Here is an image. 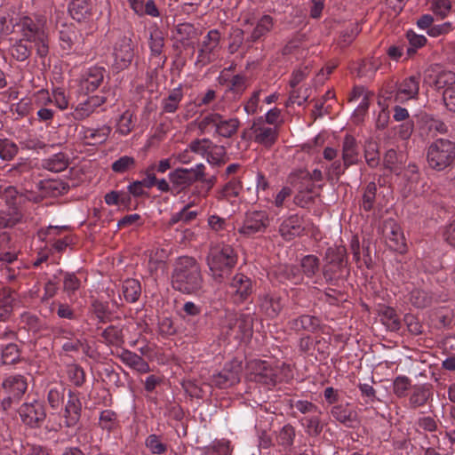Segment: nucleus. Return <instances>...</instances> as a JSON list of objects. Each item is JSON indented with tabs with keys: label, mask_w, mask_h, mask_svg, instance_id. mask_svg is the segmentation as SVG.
I'll use <instances>...</instances> for the list:
<instances>
[{
	"label": "nucleus",
	"mask_w": 455,
	"mask_h": 455,
	"mask_svg": "<svg viewBox=\"0 0 455 455\" xmlns=\"http://www.w3.org/2000/svg\"><path fill=\"white\" fill-rule=\"evenodd\" d=\"M172 287L186 294H195L203 287V277L197 261L192 257H180L172 275Z\"/></svg>",
	"instance_id": "1"
},
{
	"label": "nucleus",
	"mask_w": 455,
	"mask_h": 455,
	"mask_svg": "<svg viewBox=\"0 0 455 455\" xmlns=\"http://www.w3.org/2000/svg\"><path fill=\"white\" fill-rule=\"evenodd\" d=\"M21 37L33 44L36 55L44 58L49 53L47 19L44 15L25 16L17 24Z\"/></svg>",
	"instance_id": "2"
},
{
	"label": "nucleus",
	"mask_w": 455,
	"mask_h": 455,
	"mask_svg": "<svg viewBox=\"0 0 455 455\" xmlns=\"http://www.w3.org/2000/svg\"><path fill=\"white\" fill-rule=\"evenodd\" d=\"M201 133H205L214 128L215 134L223 138L234 136L240 126L237 117L225 118L219 113L210 112L196 123Z\"/></svg>",
	"instance_id": "3"
},
{
	"label": "nucleus",
	"mask_w": 455,
	"mask_h": 455,
	"mask_svg": "<svg viewBox=\"0 0 455 455\" xmlns=\"http://www.w3.org/2000/svg\"><path fill=\"white\" fill-rule=\"evenodd\" d=\"M455 160V143L450 140L438 139L427 148V161L430 168L443 171Z\"/></svg>",
	"instance_id": "4"
},
{
	"label": "nucleus",
	"mask_w": 455,
	"mask_h": 455,
	"mask_svg": "<svg viewBox=\"0 0 455 455\" xmlns=\"http://www.w3.org/2000/svg\"><path fill=\"white\" fill-rule=\"evenodd\" d=\"M207 261L214 278H221L226 272L235 267L237 256L229 245L216 246L211 249Z\"/></svg>",
	"instance_id": "5"
},
{
	"label": "nucleus",
	"mask_w": 455,
	"mask_h": 455,
	"mask_svg": "<svg viewBox=\"0 0 455 455\" xmlns=\"http://www.w3.org/2000/svg\"><path fill=\"white\" fill-rule=\"evenodd\" d=\"M204 165L197 164L195 168H177L169 174L172 193H180L196 181L204 180Z\"/></svg>",
	"instance_id": "6"
},
{
	"label": "nucleus",
	"mask_w": 455,
	"mask_h": 455,
	"mask_svg": "<svg viewBox=\"0 0 455 455\" xmlns=\"http://www.w3.org/2000/svg\"><path fill=\"white\" fill-rule=\"evenodd\" d=\"M246 136L255 143L269 148L277 140L278 128L276 125L267 124L263 117H259L253 121L247 132H243V137Z\"/></svg>",
	"instance_id": "7"
},
{
	"label": "nucleus",
	"mask_w": 455,
	"mask_h": 455,
	"mask_svg": "<svg viewBox=\"0 0 455 455\" xmlns=\"http://www.w3.org/2000/svg\"><path fill=\"white\" fill-rule=\"evenodd\" d=\"M190 148L195 154L206 157L211 164H220L225 162V147L213 143L210 139H196L190 142Z\"/></svg>",
	"instance_id": "8"
},
{
	"label": "nucleus",
	"mask_w": 455,
	"mask_h": 455,
	"mask_svg": "<svg viewBox=\"0 0 455 455\" xmlns=\"http://www.w3.org/2000/svg\"><path fill=\"white\" fill-rule=\"evenodd\" d=\"M271 218L266 211H252L245 214L238 233L244 236H251L257 233H264L270 226Z\"/></svg>",
	"instance_id": "9"
},
{
	"label": "nucleus",
	"mask_w": 455,
	"mask_h": 455,
	"mask_svg": "<svg viewBox=\"0 0 455 455\" xmlns=\"http://www.w3.org/2000/svg\"><path fill=\"white\" fill-rule=\"evenodd\" d=\"M220 41L219 30H210L199 46L196 63L205 66L214 61L220 51Z\"/></svg>",
	"instance_id": "10"
},
{
	"label": "nucleus",
	"mask_w": 455,
	"mask_h": 455,
	"mask_svg": "<svg viewBox=\"0 0 455 455\" xmlns=\"http://www.w3.org/2000/svg\"><path fill=\"white\" fill-rule=\"evenodd\" d=\"M253 291L252 281L243 274H236L229 283L227 292L236 304L243 303Z\"/></svg>",
	"instance_id": "11"
},
{
	"label": "nucleus",
	"mask_w": 455,
	"mask_h": 455,
	"mask_svg": "<svg viewBox=\"0 0 455 455\" xmlns=\"http://www.w3.org/2000/svg\"><path fill=\"white\" fill-rule=\"evenodd\" d=\"M250 379L266 385H275L277 379V370L267 362L251 360L248 363Z\"/></svg>",
	"instance_id": "12"
},
{
	"label": "nucleus",
	"mask_w": 455,
	"mask_h": 455,
	"mask_svg": "<svg viewBox=\"0 0 455 455\" xmlns=\"http://www.w3.org/2000/svg\"><path fill=\"white\" fill-rule=\"evenodd\" d=\"M114 67L118 70L128 68L134 58V46L132 39L121 38L114 47Z\"/></svg>",
	"instance_id": "13"
},
{
	"label": "nucleus",
	"mask_w": 455,
	"mask_h": 455,
	"mask_svg": "<svg viewBox=\"0 0 455 455\" xmlns=\"http://www.w3.org/2000/svg\"><path fill=\"white\" fill-rule=\"evenodd\" d=\"M19 414L23 423L31 427H39L46 417L44 405L37 401L23 403Z\"/></svg>",
	"instance_id": "14"
},
{
	"label": "nucleus",
	"mask_w": 455,
	"mask_h": 455,
	"mask_svg": "<svg viewBox=\"0 0 455 455\" xmlns=\"http://www.w3.org/2000/svg\"><path fill=\"white\" fill-rule=\"evenodd\" d=\"M82 412V403L78 395L72 390L68 389V400L65 403L63 419L67 427H74L80 420Z\"/></svg>",
	"instance_id": "15"
},
{
	"label": "nucleus",
	"mask_w": 455,
	"mask_h": 455,
	"mask_svg": "<svg viewBox=\"0 0 455 455\" xmlns=\"http://www.w3.org/2000/svg\"><path fill=\"white\" fill-rule=\"evenodd\" d=\"M2 387L9 395L4 403H10L11 399L20 400L28 388V383L26 378L20 374L9 375L4 379Z\"/></svg>",
	"instance_id": "16"
},
{
	"label": "nucleus",
	"mask_w": 455,
	"mask_h": 455,
	"mask_svg": "<svg viewBox=\"0 0 455 455\" xmlns=\"http://www.w3.org/2000/svg\"><path fill=\"white\" fill-rule=\"evenodd\" d=\"M260 310L268 317L274 318L283 307V298L276 292H264L259 296Z\"/></svg>",
	"instance_id": "17"
},
{
	"label": "nucleus",
	"mask_w": 455,
	"mask_h": 455,
	"mask_svg": "<svg viewBox=\"0 0 455 455\" xmlns=\"http://www.w3.org/2000/svg\"><path fill=\"white\" fill-rule=\"evenodd\" d=\"M105 72V68L101 67L90 68L80 81L81 90L86 93L94 92L102 84Z\"/></svg>",
	"instance_id": "18"
},
{
	"label": "nucleus",
	"mask_w": 455,
	"mask_h": 455,
	"mask_svg": "<svg viewBox=\"0 0 455 455\" xmlns=\"http://www.w3.org/2000/svg\"><path fill=\"white\" fill-rule=\"evenodd\" d=\"M419 91V84L415 76L404 79L397 86L395 100L403 103L411 99H416Z\"/></svg>",
	"instance_id": "19"
},
{
	"label": "nucleus",
	"mask_w": 455,
	"mask_h": 455,
	"mask_svg": "<svg viewBox=\"0 0 455 455\" xmlns=\"http://www.w3.org/2000/svg\"><path fill=\"white\" fill-rule=\"evenodd\" d=\"M385 235L388 247L399 252L405 251L406 243L401 228L394 222L386 224Z\"/></svg>",
	"instance_id": "20"
},
{
	"label": "nucleus",
	"mask_w": 455,
	"mask_h": 455,
	"mask_svg": "<svg viewBox=\"0 0 455 455\" xmlns=\"http://www.w3.org/2000/svg\"><path fill=\"white\" fill-rule=\"evenodd\" d=\"M304 231L302 219L298 215H291L285 219L280 225L279 233L287 241H291L300 235Z\"/></svg>",
	"instance_id": "21"
},
{
	"label": "nucleus",
	"mask_w": 455,
	"mask_h": 455,
	"mask_svg": "<svg viewBox=\"0 0 455 455\" xmlns=\"http://www.w3.org/2000/svg\"><path fill=\"white\" fill-rule=\"evenodd\" d=\"M274 28V20L270 15H263L255 24L249 36L246 43H255L262 40Z\"/></svg>",
	"instance_id": "22"
},
{
	"label": "nucleus",
	"mask_w": 455,
	"mask_h": 455,
	"mask_svg": "<svg viewBox=\"0 0 455 455\" xmlns=\"http://www.w3.org/2000/svg\"><path fill=\"white\" fill-rule=\"evenodd\" d=\"M342 161L345 167L356 164L359 162V147L355 139L351 135H346L342 141Z\"/></svg>",
	"instance_id": "23"
},
{
	"label": "nucleus",
	"mask_w": 455,
	"mask_h": 455,
	"mask_svg": "<svg viewBox=\"0 0 455 455\" xmlns=\"http://www.w3.org/2000/svg\"><path fill=\"white\" fill-rule=\"evenodd\" d=\"M240 370L241 366L239 364H235L232 370L225 368L218 374L212 376V382L220 388L231 387L239 382Z\"/></svg>",
	"instance_id": "24"
},
{
	"label": "nucleus",
	"mask_w": 455,
	"mask_h": 455,
	"mask_svg": "<svg viewBox=\"0 0 455 455\" xmlns=\"http://www.w3.org/2000/svg\"><path fill=\"white\" fill-rule=\"evenodd\" d=\"M331 415L347 427H354L355 423H358L357 412L350 408L348 403L333 406L331 410Z\"/></svg>",
	"instance_id": "25"
},
{
	"label": "nucleus",
	"mask_w": 455,
	"mask_h": 455,
	"mask_svg": "<svg viewBox=\"0 0 455 455\" xmlns=\"http://www.w3.org/2000/svg\"><path fill=\"white\" fill-rule=\"evenodd\" d=\"M184 97L183 88L180 85L168 92L161 100L162 113L174 114L180 107Z\"/></svg>",
	"instance_id": "26"
},
{
	"label": "nucleus",
	"mask_w": 455,
	"mask_h": 455,
	"mask_svg": "<svg viewBox=\"0 0 455 455\" xmlns=\"http://www.w3.org/2000/svg\"><path fill=\"white\" fill-rule=\"evenodd\" d=\"M117 356L124 363L139 372L146 373L150 371L148 363L141 356L132 351L124 349Z\"/></svg>",
	"instance_id": "27"
},
{
	"label": "nucleus",
	"mask_w": 455,
	"mask_h": 455,
	"mask_svg": "<svg viewBox=\"0 0 455 455\" xmlns=\"http://www.w3.org/2000/svg\"><path fill=\"white\" fill-rule=\"evenodd\" d=\"M321 325L320 320L313 315H304L290 323V326L296 331L315 332Z\"/></svg>",
	"instance_id": "28"
},
{
	"label": "nucleus",
	"mask_w": 455,
	"mask_h": 455,
	"mask_svg": "<svg viewBox=\"0 0 455 455\" xmlns=\"http://www.w3.org/2000/svg\"><path fill=\"white\" fill-rule=\"evenodd\" d=\"M110 132L111 128L104 125L99 129L85 128L83 132V135L88 144L95 145L106 141Z\"/></svg>",
	"instance_id": "29"
},
{
	"label": "nucleus",
	"mask_w": 455,
	"mask_h": 455,
	"mask_svg": "<svg viewBox=\"0 0 455 455\" xmlns=\"http://www.w3.org/2000/svg\"><path fill=\"white\" fill-rule=\"evenodd\" d=\"M68 12L74 20L80 22L90 16L91 7L87 0H71Z\"/></svg>",
	"instance_id": "30"
},
{
	"label": "nucleus",
	"mask_w": 455,
	"mask_h": 455,
	"mask_svg": "<svg viewBox=\"0 0 455 455\" xmlns=\"http://www.w3.org/2000/svg\"><path fill=\"white\" fill-rule=\"evenodd\" d=\"M325 265L344 268L347 265L346 249L343 247L328 248L325 252Z\"/></svg>",
	"instance_id": "31"
},
{
	"label": "nucleus",
	"mask_w": 455,
	"mask_h": 455,
	"mask_svg": "<svg viewBox=\"0 0 455 455\" xmlns=\"http://www.w3.org/2000/svg\"><path fill=\"white\" fill-rule=\"evenodd\" d=\"M21 219V214L16 206H8L0 210V229L12 228Z\"/></svg>",
	"instance_id": "32"
},
{
	"label": "nucleus",
	"mask_w": 455,
	"mask_h": 455,
	"mask_svg": "<svg viewBox=\"0 0 455 455\" xmlns=\"http://www.w3.org/2000/svg\"><path fill=\"white\" fill-rule=\"evenodd\" d=\"M434 295L430 292L421 290V289H413L410 293V301L411 303L419 308H424L432 304L434 301Z\"/></svg>",
	"instance_id": "33"
},
{
	"label": "nucleus",
	"mask_w": 455,
	"mask_h": 455,
	"mask_svg": "<svg viewBox=\"0 0 455 455\" xmlns=\"http://www.w3.org/2000/svg\"><path fill=\"white\" fill-rule=\"evenodd\" d=\"M302 274L308 278L315 276L320 269V260L315 255L304 256L300 260Z\"/></svg>",
	"instance_id": "34"
},
{
	"label": "nucleus",
	"mask_w": 455,
	"mask_h": 455,
	"mask_svg": "<svg viewBox=\"0 0 455 455\" xmlns=\"http://www.w3.org/2000/svg\"><path fill=\"white\" fill-rule=\"evenodd\" d=\"M122 291L124 299L128 302L133 303L138 300L140 295V283L135 279H127L123 283Z\"/></svg>",
	"instance_id": "35"
},
{
	"label": "nucleus",
	"mask_w": 455,
	"mask_h": 455,
	"mask_svg": "<svg viewBox=\"0 0 455 455\" xmlns=\"http://www.w3.org/2000/svg\"><path fill=\"white\" fill-rule=\"evenodd\" d=\"M28 43L27 40L20 37L12 46L11 54L18 61H24L30 57L32 46L28 45Z\"/></svg>",
	"instance_id": "36"
},
{
	"label": "nucleus",
	"mask_w": 455,
	"mask_h": 455,
	"mask_svg": "<svg viewBox=\"0 0 455 455\" xmlns=\"http://www.w3.org/2000/svg\"><path fill=\"white\" fill-rule=\"evenodd\" d=\"M38 98L44 103L53 101L55 105L60 109H66L68 106V100L64 92L60 89H56L53 91L52 99L49 96L47 92L44 91L39 92Z\"/></svg>",
	"instance_id": "37"
},
{
	"label": "nucleus",
	"mask_w": 455,
	"mask_h": 455,
	"mask_svg": "<svg viewBox=\"0 0 455 455\" xmlns=\"http://www.w3.org/2000/svg\"><path fill=\"white\" fill-rule=\"evenodd\" d=\"M283 55L292 54L297 60L306 58L307 55V48L303 44L300 38L291 40L283 49Z\"/></svg>",
	"instance_id": "38"
},
{
	"label": "nucleus",
	"mask_w": 455,
	"mask_h": 455,
	"mask_svg": "<svg viewBox=\"0 0 455 455\" xmlns=\"http://www.w3.org/2000/svg\"><path fill=\"white\" fill-rule=\"evenodd\" d=\"M320 415L321 414H313L301 419V423L309 435L316 436L323 431V427L321 423Z\"/></svg>",
	"instance_id": "39"
},
{
	"label": "nucleus",
	"mask_w": 455,
	"mask_h": 455,
	"mask_svg": "<svg viewBox=\"0 0 455 455\" xmlns=\"http://www.w3.org/2000/svg\"><path fill=\"white\" fill-rule=\"evenodd\" d=\"M44 166L51 172H60L68 168V159L65 154L59 153L46 160Z\"/></svg>",
	"instance_id": "40"
},
{
	"label": "nucleus",
	"mask_w": 455,
	"mask_h": 455,
	"mask_svg": "<svg viewBox=\"0 0 455 455\" xmlns=\"http://www.w3.org/2000/svg\"><path fill=\"white\" fill-rule=\"evenodd\" d=\"M164 46L163 32L155 28L150 32L149 47L153 56L158 57L162 54Z\"/></svg>",
	"instance_id": "41"
},
{
	"label": "nucleus",
	"mask_w": 455,
	"mask_h": 455,
	"mask_svg": "<svg viewBox=\"0 0 455 455\" xmlns=\"http://www.w3.org/2000/svg\"><path fill=\"white\" fill-rule=\"evenodd\" d=\"M403 156H399L395 149H389L386 152L383 158V164L390 172L398 173L401 171Z\"/></svg>",
	"instance_id": "42"
},
{
	"label": "nucleus",
	"mask_w": 455,
	"mask_h": 455,
	"mask_svg": "<svg viewBox=\"0 0 455 455\" xmlns=\"http://www.w3.org/2000/svg\"><path fill=\"white\" fill-rule=\"evenodd\" d=\"M20 354L15 344L6 345L1 352V360L4 364H13L20 361Z\"/></svg>",
	"instance_id": "43"
},
{
	"label": "nucleus",
	"mask_w": 455,
	"mask_h": 455,
	"mask_svg": "<svg viewBox=\"0 0 455 455\" xmlns=\"http://www.w3.org/2000/svg\"><path fill=\"white\" fill-rule=\"evenodd\" d=\"M430 396V391L424 387H415L410 397V404L412 408L423 406Z\"/></svg>",
	"instance_id": "44"
},
{
	"label": "nucleus",
	"mask_w": 455,
	"mask_h": 455,
	"mask_svg": "<svg viewBox=\"0 0 455 455\" xmlns=\"http://www.w3.org/2000/svg\"><path fill=\"white\" fill-rule=\"evenodd\" d=\"M364 157L367 164L374 168L379 164V154L376 142L368 141L365 145Z\"/></svg>",
	"instance_id": "45"
},
{
	"label": "nucleus",
	"mask_w": 455,
	"mask_h": 455,
	"mask_svg": "<svg viewBox=\"0 0 455 455\" xmlns=\"http://www.w3.org/2000/svg\"><path fill=\"white\" fill-rule=\"evenodd\" d=\"M191 204H187L181 211L173 214L170 220V223L172 225L176 224L180 221L184 223H188L195 220L197 215V211H190Z\"/></svg>",
	"instance_id": "46"
},
{
	"label": "nucleus",
	"mask_w": 455,
	"mask_h": 455,
	"mask_svg": "<svg viewBox=\"0 0 455 455\" xmlns=\"http://www.w3.org/2000/svg\"><path fill=\"white\" fill-rule=\"evenodd\" d=\"M435 87L437 90L445 91L447 88L455 86V73L451 71L440 72L435 79Z\"/></svg>",
	"instance_id": "47"
},
{
	"label": "nucleus",
	"mask_w": 455,
	"mask_h": 455,
	"mask_svg": "<svg viewBox=\"0 0 455 455\" xmlns=\"http://www.w3.org/2000/svg\"><path fill=\"white\" fill-rule=\"evenodd\" d=\"M242 186L238 180L228 181L220 192L219 199H231L239 196Z\"/></svg>",
	"instance_id": "48"
},
{
	"label": "nucleus",
	"mask_w": 455,
	"mask_h": 455,
	"mask_svg": "<svg viewBox=\"0 0 455 455\" xmlns=\"http://www.w3.org/2000/svg\"><path fill=\"white\" fill-rule=\"evenodd\" d=\"M101 336L108 344L119 345L123 342L122 330L116 326H108L102 331Z\"/></svg>",
	"instance_id": "49"
},
{
	"label": "nucleus",
	"mask_w": 455,
	"mask_h": 455,
	"mask_svg": "<svg viewBox=\"0 0 455 455\" xmlns=\"http://www.w3.org/2000/svg\"><path fill=\"white\" fill-rule=\"evenodd\" d=\"M66 391L68 390L61 386L52 387L49 390L47 400L52 408L58 409L60 407L64 400Z\"/></svg>",
	"instance_id": "50"
},
{
	"label": "nucleus",
	"mask_w": 455,
	"mask_h": 455,
	"mask_svg": "<svg viewBox=\"0 0 455 455\" xmlns=\"http://www.w3.org/2000/svg\"><path fill=\"white\" fill-rule=\"evenodd\" d=\"M377 192V186L374 182H370L363 195V208L364 211H371L373 208L375 196Z\"/></svg>",
	"instance_id": "51"
},
{
	"label": "nucleus",
	"mask_w": 455,
	"mask_h": 455,
	"mask_svg": "<svg viewBox=\"0 0 455 455\" xmlns=\"http://www.w3.org/2000/svg\"><path fill=\"white\" fill-rule=\"evenodd\" d=\"M230 453L228 442L218 441L204 448V455H228Z\"/></svg>",
	"instance_id": "52"
},
{
	"label": "nucleus",
	"mask_w": 455,
	"mask_h": 455,
	"mask_svg": "<svg viewBox=\"0 0 455 455\" xmlns=\"http://www.w3.org/2000/svg\"><path fill=\"white\" fill-rule=\"evenodd\" d=\"M18 152V147L9 140H0V157L3 160L12 159Z\"/></svg>",
	"instance_id": "53"
},
{
	"label": "nucleus",
	"mask_w": 455,
	"mask_h": 455,
	"mask_svg": "<svg viewBox=\"0 0 455 455\" xmlns=\"http://www.w3.org/2000/svg\"><path fill=\"white\" fill-rule=\"evenodd\" d=\"M235 328H237V332L243 336H250L252 330V318L249 315H242L236 320Z\"/></svg>",
	"instance_id": "54"
},
{
	"label": "nucleus",
	"mask_w": 455,
	"mask_h": 455,
	"mask_svg": "<svg viewBox=\"0 0 455 455\" xmlns=\"http://www.w3.org/2000/svg\"><path fill=\"white\" fill-rule=\"evenodd\" d=\"M135 166V159L132 156H124L112 164L115 172L123 173Z\"/></svg>",
	"instance_id": "55"
},
{
	"label": "nucleus",
	"mask_w": 455,
	"mask_h": 455,
	"mask_svg": "<svg viewBox=\"0 0 455 455\" xmlns=\"http://www.w3.org/2000/svg\"><path fill=\"white\" fill-rule=\"evenodd\" d=\"M16 291L10 287H3L0 290V306L12 310V304L16 299Z\"/></svg>",
	"instance_id": "56"
},
{
	"label": "nucleus",
	"mask_w": 455,
	"mask_h": 455,
	"mask_svg": "<svg viewBox=\"0 0 455 455\" xmlns=\"http://www.w3.org/2000/svg\"><path fill=\"white\" fill-rule=\"evenodd\" d=\"M116 413L111 410H105L100 416V426L103 429L112 430L116 427Z\"/></svg>",
	"instance_id": "57"
},
{
	"label": "nucleus",
	"mask_w": 455,
	"mask_h": 455,
	"mask_svg": "<svg viewBox=\"0 0 455 455\" xmlns=\"http://www.w3.org/2000/svg\"><path fill=\"white\" fill-rule=\"evenodd\" d=\"M81 285L80 280L76 277L75 274L66 273L63 278V290L69 296L74 294Z\"/></svg>",
	"instance_id": "58"
},
{
	"label": "nucleus",
	"mask_w": 455,
	"mask_h": 455,
	"mask_svg": "<svg viewBox=\"0 0 455 455\" xmlns=\"http://www.w3.org/2000/svg\"><path fill=\"white\" fill-rule=\"evenodd\" d=\"M132 114L127 110L123 113L118 120L117 131L123 135H127L132 132Z\"/></svg>",
	"instance_id": "59"
},
{
	"label": "nucleus",
	"mask_w": 455,
	"mask_h": 455,
	"mask_svg": "<svg viewBox=\"0 0 455 455\" xmlns=\"http://www.w3.org/2000/svg\"><path fill=\"white\" fill-rule=\"evenodd\" d=\"M406 36L411 45L407 49L408 55L413 54L417 48L422 47L427 42L424 36L417 35L413 31H408Z\"/></svg>",
	"instance_id": "60"
},
{
	"label": "nucleus",
	"mask_w": 455,
	"mask_h": 455,
	"mask_svg": "<svg viewBox=\"0 0 455 455\" xmlns=\"http://www.w3.org/2000/svg\"><path fill=\"white\" fill-rule=\"evenodd\" d=\"M295 436V429L291 425L284 426L278 436H277V442L279 444L283 446H290L293 443V439Z\"/></svg>",
	"instance_id": "61"
},
{
	"label": "nucleus",
	"mask_w": 455,
	"mask_h": 455,
	"mask_svg": "<svg viewBox=\"0 0 455 455\" xmlns=\"http://www.w3.org/2000/svg\"><path fill=\"white\" fill-rule=\"evenodd\" d=\"M247 87V80L244 76H234L228 84L229 91L235 94H242Z\"/></svg>",
	"instance_id": "62"
},
{
	"label": "nucleus",
	"mask_w": 455,
	"mask_h": 455,
	"mask_svg": "<svg viewBox=\"0 0 455 455\" xmlns=\"http://www.w3.org/2000/svg\"><path fill=\"white\" fill-rule=\"evenodd\" d=\"M94 108L88 104L87 100L79 103L74 109L72 116L76 120H83L94 112Z\"/></svg>",
	"instance_id": "63"
},
{
	"label": "nucleus",
	"mask_w": 455,
	"mask_h": 455,
	"mask_svg": "<svg viewBox=\"0 0 455 455\" xmlns=\"http://www.w3.org/2000/svg\"><path fill=\"white\" fill-rule=\"evenodd\" d=\"M147 447L154 454H163L166 451V445L164 444L156 435H150L146 440Z\"/></svg>",
	"instance_id": "64"
}]
</instances>
